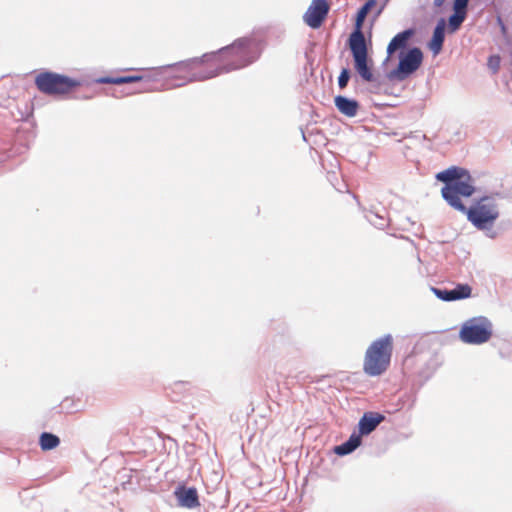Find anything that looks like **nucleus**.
I'll return each instance as SVG.
<instances>
[{
    "instance_id": "obj_1",
    "label": "nucleus",
    "mask_w": 512,
    "mask_h": 512,
    "mask_svg": "<svg viewBox=\"0 0 512 512\" xmlns=\"http://www.w3.org/2000/svg\"><path fill=\"white\" fill-rule=\"evenodd\" d=\"M436 179L445 183L441 189L442 197L454 209L467 215L468 220L478 229L491 227L499 217L498 205L492 197L479 199L469 209L462 203V197H470L475 192L473 181L467 170L451 167L436 175Z\"/></svg>"
},
{
    "instance_id": "obj_2",
    "label": "nucleus",
    "mask_w": 512,
    "mask_h": 512,
    "mask_svg": "<svg viewBox=\"0 0 512 512\" xmlns=\"http://www.w3.org/2000/svg\"><path fill=\"white\" fill-rule=\"evenodd\" d=\"M223 54L224 47L213 52L205 53L201 57H193L153 69V74L141 75L143 80L138 81L140 83L139 87L134 91L127 92L126 95L158 90V86L156 84L157 76L160 75V71L164 68H176L184 73L183 76L176 78V82L173 84L174 87H181L189 82L204 81L214 78L224 69Z\"/></svg>"
},
{
    "instance_id": "obj_3",
    "label": "nucleus",
    "mask_w": 512,
    "mask_h": 512,
    "mask_svg": "<svg viewBox=\"0 0 512 512\" xmlns=\"http://www.w3.org/2000/svg\"><path fill=\"white\" fill-rule=\"evenodd\" d=\"M393 349L394 338L391 334L372 341L364 355V373L372 377L384 374L390 366Z\"/></svg>"
},
{
    "instance_id": "obj_4",
    "label": "nucleus",
    "mask_w": 512,
    "mask_h": 512,
    "mask_svg": "<svg viewBox=\"0 0 512 512\" xmlns=\"http://www.w3.org/2000/svg\"><path fill=\"white\" fill-rule=\"evenodd\" d=\"M348 47L351 51L354 68L360 77L366 82L374 80L373 75V43L371 34H350L348 39Z\"/></svg>"
},
{
    "instance_id": "obj_5",
    "label": "nucleus",
    "mask_w": 512,
    "mask_h": 512,
    "mask_svg": "<svg viewBox=\"0 0 512 512\" xmlns=\"http://www.w3.org/2000/svg\"><path fill=\"white\" fill-rule=\"evenodd\" d=\"M35 85L42 93L55 96L69 93L80 82L66 75L46 71L36 76Z\"/></svg>"
},
{
    "instance_id": "obj_6",
    "label": "nucleus",
    "mask_w": 512,
    "mask_h": 512,
    "mask_svg": "<svg viewBox=\"0 0 512 512\" xmlns=\"http://www.w3.org/2000/svg\"><path fill=\"white\" fill-rule=\"evenodd\" d=\"M398 58L397 67L390 71L388 77L391 80L404 81L421 67L424 56L419 48L413 47L399 53Z\"/></svg>"
},
{
    "instance_id": "obj_7",
    "label": "nucleus",
    "mask_w": 512,
    "mask_h": 512,
    "mask_svg": "<svg viewBox=\"0 0 512 512\" xmlns=\"http://www.w3.org/2000/svg\"><path fill=\"white\" fill-rule=\"evenodd\" d=\"M459 336L464 343H485L492 336L491 324L486 319L473 318L463 324Z\"/></svg>"
},
{
    "instance_id": "obj_8",
    "label": "nucleus",
    "mask_w": 512,
    "mask_h": 512,
    "mask_svg": "<svg viewBox=\"0 0 512 512\" xmlns=\"http://www.w3.org/2000/svg\"><path fill=\"white\" fill-rule=\"evenodd\" d=\"M251 44L246 40H239L230 46H226V62L231 69L244 67L252 62L250 57ZM227 66V64H226ZM228 67H226V71Z\"/></svg>"
},
{
    "instance_id": "obj_9",
    "label": "nucleus",
    "mask_w": 512,
    "mask_h": 512,
    "mask_svg": "<svg viewBox=\"0 0 512 512\" xmlns=\"http://www.w3.org/2000/svg\"><path fill=\"white\" fill-rule=\"evenodd\" d=\"M330 5L327 0H312L303 15L304 22L312 29H318L326 19Z\"/></svg>"
},
{
    "instance_id": "obj_10",
    "label": "nucleus",
    "mask_w": 512,
    "mask_h": 512,
    "mask_svg": "<svg viewBox=\"0 0 512 512\" xmlns=\"http://www.w3.org/2000/svg\"><path fill=\"white\" fill-rule=\"evenodd\" d=\"M178 505L184 508L193 509L200 505L198 492L195 487L179 485L174 491Z\"/></svg>"
},
{
    "instance_id": "obj_11",
    "label": "nucleus",
    "mask_w": 512,
    "mask_h": 512,
    "mask_svg": "<svg viewBox=\"0 0 512 512\" xmlns=\"http://www.w3.org/2000/svg\"><path fill=\"white\" fill-rule=\"evenodd\" d=\"M434 294L443 301H455L471 296L472 288L468 284H457L452 290L432 288Z\"/></svg>"
},
{
    "instance_id": "obj_12",
    "label": "nucleus",
    "mask_w": 512,
    "mask_h": 512,
    "mask_svg": "<svg viewBox=\"0 0 512 512\" xmlns=\"http://www.w3.org/2000/svg\"><path fill=\"white\" fill-rule=\"evenodd\" d=\"M469 0H454L453 14L448 18V27L451 31H456L461 27L467 16Z\"/></svg>"
},
{
    "instance_id": "obj_13",
    "label": "nucleus",
    "mask_w": 512,
    "mask_h": 512,
    "mask_svg": "<svg viewBox=\"0 0 512 512\" xmlns=\"http://www.w3.org/2000/svg\"><path fill=\"white\" fill-rule=\"evenodd\" d=\"M384 416L378 413H365L359 421V431L362 435L371 433L382 421Z\"/></svg>"
},
{
    "instance_id": "obj_14",
    "label": "nucleus",
    "mask_w": 512,
    "mask_h": 512,
    "mask_svg": "<svg viewBox=\"0 0 512 512\" xmlns=\"http://www.w3.org/2000/svg\"><path fill=\"white\" fill-rule=\"evenodd\" d=\"M335 106L342 114L348 117H354L359 108L357 101L348 99L344 96L335 97Z\"/></svg>"
},
{
    "instance_id": "obj_15",
    "label": "nucleus",
    "mask_w": 512,
    "mask_h": 512,
    "mask_svg": "<svg viewBox=\"0 0 512 512\" xmlns=\"http://www.w3.org/2000/svg\"><path fill=\"white\" fill-rule=\"evenodd\" d=\"M412 34H396L392 40L390 41L388 47H387V53L391 57L395 53L399 52L401 53L407 51V45L409 38Z\"/></svg>"
},
{
    "instance_id": "obj_16",
    "label": "nucleus",
    "mask_w": 512,
    "mask_h": 512,
    "mask_svg": "<svg viewBox=\"0 0 512 512\" xmlns=\"http://www.w3.org/2000/svg\"><path fill=\"white\" fill-rule=\"evenodd\" d=\"M140 80H143V77L140 75H127V76H118V77L102 76V77L96 78L94 80V82L97 84L123 85V84L138 82Z\"/></svg>"
},
{
    "instance_id": "obj_17",
    "label": "nucleus",
    "mask_w": 512,
    "mask_h": 512,
    "mask_svg": "<svg viewBox=\"0 0 512 512\" xmlns=\"http://www.w3.org/2000/svg\"><path fill=\"white\" fill-rule=\"evenodd\" d=\"M59 444H60L59 437L53 433L42 432L39 437V445L43 451L53 450Z\"/></svg>"
},
{
    "instance_id": "obj_18",
    "label": "nucleus",
    "mask_w": 512,
    "mask_h": 512,
    "mask_svg": "<svg viewBox=\"0 0 512 512\" xmlns=\"http://www.w3.org/2000/svg\"><path fill=\"white\" fill-rule=\"evenodd\" d=\"M361 443V437L360 435H351L349 440L346 441L345 443L339 445V446H336L335 447V452L338 454V455H346V454H349L351 453L352 451H354Z\"/></svg>"
},
{
    "instance_id": "obj_19",
    "label": "nucleus",
    "mask_w": 512,
    "mask_h": 512,
    "mask_svg": "<svg viewBox=\"0 0 512 512\" xmlns=\"http://www.w3.org/2000/svg\"><path fill=\"white\" fill-rule=\"evenodd\" d=\"M374 0H368L357 12L356 18H355V27L353 32H361L362 29V23L365 20L368 12L370 9L375 6Z\"/></svg>"
},
{
    "instance_id": "obj_20",
    "label": "nucleus",
    "mask_w": 512,
    "mask_h": 512,
    "mask_svg": "<svg viewBox=\"0 0 512 512\" xmlns=\"http://www.w3.org/2000/svg\"><path fill=\"white\" fill-rule=\"evenodd\" d=\"M445 34H433V38L429 42V49L434 55L439 54L442 49Z\"/></svg>"
},
{
    "instance_id": "obj_21",
    "label": "nucleus",
    "mask_w": 512,
    "mask_h": 512,
    "mask_svg": "<svg viewBox=\"0 0 512 512\" xmlns=\"http://www.w3.org/2000/svg\"><path fill=\"white\" fill-rule=\"evenodd\" d=\"M500 63H501L500 56H498V55H492V56H490V57H489L488 62H487V65H488V68H489V69H490L494 74H496V73L499 71Z\"/></svg>"
},
{
    "instance_id": "obj_22",
    "label": "nucleus",
    "mask_w": 512,
    "mask_h": 512,
    "mask_svg": "<svg viewBox=\"0 0 512 512\" xmlns=\"http://www.w3.org/2000/svg\"><path fill=\"white\" fill-rule=\"evenodd\" d=\"M349 78H350L349 70L346 68L342 69V71L338 77V85L341 89H343L347 86Z\"/></svg>"
},
{
    "instance_id": "obj_23",
    "label": "nucleus",
    "mask_w": 512,
    "mask_h": 512,
    "mask_svg": "<svg viewBox=\"0 0 512 512\" xmlns=\"http://www.w3.org/2000/svg\"><path fill=\"white\" fill-rule=\"evenodd\" d=\"M445 27H446V22H445V20H444V19H441V20L437 23V25H436V27H435V29H434V31H433V32H435V33H438V32H445Z\"/></svg>"
},
{
    "instance_id": "obj_24",
    "label": "nucleus",
    "mask_w": 512,
    "mask_h": 512,
    "mask_svg": "<svg viewBox=\"0 0 512 512\" xmlns=\"http://www.w3.org/2000/svg\"><path fill=\"white\" fill-rule=\"evenodd\" d=\"M445 0H434V5L436 7H441L444 4Z\"/></svg>"
},
{
    "instance_id": "obj_25",
    "label": "nucleus",
    "mask_w": 512,
    "mask_h": 512,
    "mask_svg": "<svg viewBox=\"0 0 512 512\" xmlns=\"http://www.w3.org/2000/svg\"><path fill=\"white\" fill-rule=\"evenodd\" d=\"M82 99H90V96H83Z\"/></svg>"
},
{
    "instance_id": "obj_26",
    "label": "nucleus",
    "mask_w": 512,
    "mask_h": 512,
    "mask_svg": "<svg viewBox=\"0 0 512 512\" xmlns=\"http://www.w3.org/2000/svg\"><path fill=\"white\" fill-rule=\"evenodd\" d=\"M404 32L410 33V32H413V31L408 29V30H405Z\"/></svg>"
}]
</instances>
